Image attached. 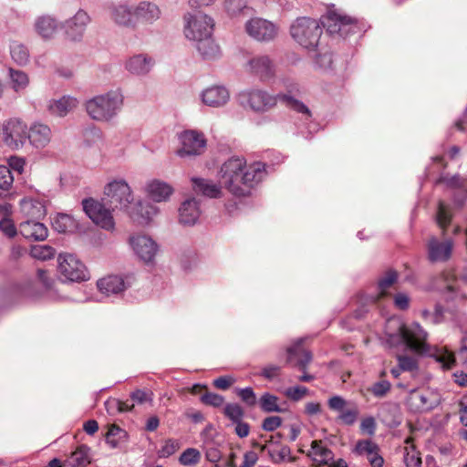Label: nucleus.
I'll return each instance as SVG.
<instances>
[{
    "label": "nucleus",
    "mask_w": 467,
    "mask_h": 467,
    "mask_svg": "<svg viewBox=\"0 0 467 467\" xmlns=\"http://www.w3.org/2000/svg\"><path fill=\"white\" fill-rule=\"evenodd\" d=\"M240 104L244 108H249L255 112H265L274 108L277 101H282L289 109L311 117L309 109L300 100L295 99L289 94L270 95L262 89H250L243 91L238 95Z\"/></svg>",
    "instance_id": "nucleus-1"
},
{
    "label": "nucleus",
    "mask_w": 467,
    "mask_h": 467,
    "mask_svg": "<svg viewBox=\"0 0 467 467\" xmlns=\"http://www.w3.org/2000/svg\"><path fill=\"white\" fill-rule=\"evenodd\" d=\"M397 331L388 333L387 344L391 347L406 346L410 350L417 353L427 351V332L418 323H413L410 327L397 322Z\"/></svg>",
    "instance_id": "nucleus-2"
},
{
    "label": "nucleus",
    "mask_w": 467,
    "mask_h": 467,
    "mask_svg": "<svg viewBox=\"0 0 467 467\" xmlns=\"http://www.w3.org/2000/svg\"><path fill=\"white\" fill-rule=\"evenodd\" d=\"M123 104L122 95L115 90L96 96L86 102L88 116L97 121L108 122L119 112Z\"/></svg>",
    "instance_id": "nucleus-3"
},
{
    "label": "nucleus",
    "mask_w": 467,
    "mask_h": 467,
    "mask_svg": "<svg viewBox=\"0 0 467 467\" xmlns=\"http://www.w3.org/2000/svg\"><path fill=\"white\" fill-rule=\"evenodd\" d=\"M292 37L303 47L315 49L322 35V27L316 19L299 17L290 27Z\"/></svg>",
    "instance_id": "nucleus-4"
},
{
    "label": "nucleus",
    "mask_w": 467,
    "mask_h": 467,
    "mask_svg": "<svg viewBox=\"0 0 467 467\" xmlns=\"http://www.w3.org/2000/svg\"><path fill=\"white\" fill-rule=\"evenodd\" d=\"M134 198L130 185L124 180H114L104 187L102 201L112 210H128Z\"/></svg>",
    "instance_id": "nucleus-5"
},
{
    "label": "nucleus",
    "mask_w": 467,
    "mask_h": 467,
    "mask_svg": "<svg viewBox=\"0 0 467 467\" xmlns=\"http://www.w3.org/2000/svg\"><path fill=\"white\" fill-rule=\"evenodd\" d=\"M81 203L83 211L96 225L106 231L115 229L113 210L105 202L89 197L83 199Z\"/></svg>",
    "instance_id": "nucleus-6"
},
{
    "label": "nucleus",
    "mask_w": 467,
    "mask_h": 467,
    "mask_svg": "<svg viewBox=\"0 0 467 467\" xmlns=\"http://www.w3.org/2000/svg\"><path fill=\"white\" fill-rule=\"evenodd\" d=\"M57 263V272L63 281L79 283L88 279L87 267L75 254H60Z\"/></svg>",
    "instance_id": "nucleus-7"
},
{
    "label": "nucleus",
    "mask_w": 467,
    "mask_h": 467,
    "mask_svg": "<svg viewBox=\"0 0 467 467\" xmlns=\"http://www.w3.org/2000/svg\"><path fill=\"white\" fill-rule=\"evenodd\" d=\"M186 25L184 27L185 36L194 42L213 34L214 22L207 15L196 11L184 16Z\"/></svg>",
    "instance_id": "nucleus-8"
},
{
    "label": "nucleus",
    "mask_w": 467,
    "mask_h": 467,
    "mask_svg": "<svg viewBox=\"0 0 467 467\" xmlns=\"http://www.w3.org/2000/svg\"><path fill=\"white\" fill-rule=\"evenodd\" d=\"M322 26L327 28L330 35H337L346 37L349 34L355 33L357 21L348 16L339 14L335 10H330L322 17Z\"/></svg>",
    "instance_id": "nucleus-9"
},
{
    "label": "nucleus",
    "mask_w": 467,
    "mask_h": 467,
    "mask_svg": "<svg viewBox=\"0 0 467 467\" xmlns=\"http://www.w3.org/2000/svg\"><path fill=\"white\" fill-rule=\"evenodd\" d=\"M180 140L182 147L177 150V154L182 158L199 156L206 150L207 140L202 132L185 130L181 133Z\"/></svg>",
    "instance_id": "nucleus-10"
},
{
    "label": "nucleus",
    "mask_w": 467,
    "mask_h": 467,
    "mask_svg": "<svg viewBox=\"0 0 467 467\" xmlns=\"http://www.w3.org/2000/svg\"><path fill=\"white\" fill-rule=\"evenodd\" d=\"M2 139L6 146L18 150L27 140V126L19 119H10L3 124Z\"/></svg>",
    "instance_id": "nucleus-11"
},
{
    "label": "nucleus",
    "mask_w": 467,
    "mask_h": 467,
    "mask_svg": "<svg viewBox=\"0 0 467 467\" xmlns=\"http://www.w3.org/2000/svg\"><path fill=\"white\" fill-rule=\"evenodd\" d=\"M135 254L144 263H152L157 252L158 244L150 236L144 234L131 235L129 239Z\"/></svg>",
    "instance_id": "nucleus-12"
},
{
    "label": "nucleus",
    "mask_w": 467,
    "mask_h": 467,
    "mask_svg": "<svg viewBox=\"0 0 467 467\" xmlns=\"http://www.w3.org/2000/svg\"><path fill=\"white\" fill-rule=\"evenodd\" d=\"M327 405L331 410L339 413L338 419L347 425H353L359 414L358 406L355 403L348 402L341 396H333L328 401Z\"/></svg>",
    "instance_id": "nucleus-13"
},
{
    "label": "nucleus",
    "mask_w": 467,
    "mask_h": 467,
    "mask_svg": "<svg viewBox=\"0 0 467 467\" xmlns=\"http://www.w3.org/2000/svg\"><path fill=\"white\" fill-rule=\"evenodd\" d=\"M126 211L131 221L140 226L149 225L152 218L160 213V209L156 205L141 201L137 202L131 207L129 206Z\"/></svg>",
    "instance_id": "nucleus-14"
},
{
    "label": "nucleus",
    "mask_w": 467,
    "mask_h": 467,
    "mask_svg": "<svg viewBox=\"0 0 467 467\" xmlns=\"http://www.w3.org/2000/svg\"><path fill=\"white\" fill-rule=\"evenodd\" d=\"M246 32L258 41H270L277 34L275 26L262 18H253L246 23Z\"/></svg>",
    "instance_id": "nucleus-15"
},
{
    "label": "nucleus",
    "mask_w": 467,
    "mask_h": 467,
    "mask_svg": "<svg viewBox=\"0 0 467 467\" xmlns=\"http://www.w3.org/2000/svg\"><path fill=\"white\" fill-rule=\"evenodd\" d=\"M453 243L451 239L440 241L431 237L427 244L428 259L431 263L446 262L451 258Z\"/></svg>",
    "instance_id": "nucleus-16"
},
{
    "label": "nucleus",
    "mask_w": 467,
    "mask_h": 467,
    "mask_svg": "<svg viewBox=\"0 0 467 467\" xmlns=\"http://www.w3.org/2000/svg\"><path fill=\"white\" fill-rule=\"evenodd\" d=\"M144 192L150 200L155 202H162L170 200L174 189L168 182L154 179L145 184Z\"/></svg>",
    "instance_id": "nucleus-17"
},
{
    "label": "nucleus",
    "mask_w": 467,
    "mask_h": 467,
    "mask_svg": "<svg viewBox=\"0 0 467 467\" xmlns=\"http://www.w3.org/2000/svg\"><path fill=\"white\" fill-rule=\"evenodd\" d=\"M179 223L184 226L194 225L201 213L200 202L195 197L186 198L178 209Z\"/></svg>",
    "instance_id": "nucleus-18"
},
{
    "label": "nucleus",
    "mask_w": 467,
    "mask_h": 467,
    "mask_svg": "<svg viewBox=\"0 0 467 467\" xmlns=\"http://www.w3.org/2000/svg\"><path fill=\"white\" fill-rule=\"evenodd\" d=\"M52 139L51 129L44 123L35 122L27 128V140L36 149H44Z\"/></svg>",
    "instance_id": "nucleus-19"
},
{
    "label": "nucleus",
    "mask_w": 467,
    "mask_h": 467,
    "mask_svg": "<svg viewBox=\"0 0 467 467\" xmlns=\"http://www.w3.org/2000/svg\"><path fill=\"white\" fill-rule=\"evenodd\" d=\"M311 360L312 354L303 348L302 338L298 339L294 345L287 348L286 362L294 367H297L303 372L306 371Z\"/></svg>",
    "instance_id": "nucleus-20"
},
{
    "label": "nucleus",
    "mask_w": 467,
    "mask_h": 467,
    "mask_svg": "<svg viewBox=\"0 0 467 467\" xmlns=\"http://www.w3.org/2000/svg\"><path fill=\"white\" fill-rule=\"evenodd\" d=\"M353 451L358 455L368 456L371 467H382L384 459L379 454V448L378 444L370 440H360L356 443Z\"/></svg>",
    "instance_id": "nucleus-21"
},
{
    "label": "nucleus",
    "mask_w": 467,
    "mask_h": 467,
    "mask_svg": "<svg viewBox=\"0 0 467 467\" xmlns=\"http://www.w3.org/2000/svg\"><path fill=\"white\" fill-rule=\"evenodd\" d=\"M19 234L30 241H44L48 236L47 226L36 220H26L19 224Z\"/></svg>",
    "instance_id": "nucleus-22"
},
{
    "label": "nucleus",
    "mask_w": 467,
    "mask_h": 467,
    "mask_svg": "<svg viewBox=\"0 0 467 467\" xmlns=\"http://www.w3.org/2000/svg\"><path fill=\"white\" fill-rule=\"evenodd\" d=\"M90 22L89 16L83 10H78L76 15L67 21L66 33L67 36L74 40H79Z\"/></svg>",
    "instance_id": "nucleus-23"
},
{
    "label": "nucleus",
    "mask_w": 467,
    "mask_h": 467,
    "mask_svg": "<svg viewBox=\"0 0 467 467\" xmlns=\"http://www.w3.org/2000/svg\"><path fill=\"white\" fill-rule=\"evenodd\" d=\"M192 186L197 195L207 198H220L222 195V187L206 177H192Z\"/></svg>",
    "instance_id": "nucleus-24"
},
{
    "label": "nucleus",
    "mask_w": 467,
    "mask_h": 467,
    "mask_svg": "<svg viewBox=\"0 0 467 467\" xmlns=\"http://www.w3.org/2000/svg\"><path fill=\"white\" fill-rule=\"evenodd\" d=\"M256 177H228L224 182L228 191L235 196H247L254 184L259 181H255Z\"/></svg>",
    "instance_id": "nucleus-25"
},
{
    "label": "nucleus",
    "mask_w": 467,
    "mask_h": 467,
    "mask_svg": "<svg viewBox=\"0 0 467 467\" xmlns=\"http://www.w3.org/2000/svg\"><path fill=\"white\" fill-rule=\"evenodd\" d=\"M229 92L228 90L222 86H214L206 88L202 93V102L213 108H218L225 105L229 100Z\"/></svg>",
    "instance_id": "nucleus-26"
},
{
    "label": "nucleus",
    "mask_w": 467,
    "mask_h": 467,
    "mask_svg": "<svg viewBox=\"0 0 467 467\" xmlns=\"http://www.w3.org/2000/svg\"><path fill=\"white\" fill-rule=\"evenodd\" d=\"M154 65V60L144 54L135 55L130 57L126 64V69L137 76H143L148 74Z\"/></svg>",
    "instance_id": "nucleus-27"
},
{
    "label": "nucleus",
    "mask_w": 467,
    "mask_h": 467,
    "mask_svg": "<svg viewBox=\"0 0 467 467\" xmlns=\"http://www.w3.org/2000/svg\"><path fill=\"white\" fill-rule=\"evenodd\" d=\"M20 211L27 220H40L47 214L45 204L34 199L24 198L19 202Z\"/></svg>",
    "instance_id": "nucleus-28"
},
{
    "label": "nucleus",
    "mask_w": 467,
    "mask_h": 467,
    "mask_svg": "<svg viewBox=\"0 0 467 467\" xmlns=\"http://www.w3.org/2000/svg\"><path fill=\"white\" fill-rule=\"evenodd\" d=\"M97 285L101 293L109 296L120 294L129 285L119 275H109L99 279Z\"/></svg>",
    "instance_id": "nucleus-29"
},
{
    "label": "nucleus",
    "mask_w": 467,
    "mask_h": 467,
    "mask_svg": "<svg viewBox=\"0 0 467 467\" xmlns=\"http://www.w3.org/2000/svg\"><path fill=\"white\" fill-rule=\"evenodd\" d=\"M435 184H445L447 188L456 191V202L459 204H462L467 196V177H439Z\"/></svg>",
    "instance_id": "nucleus-30"
},
{
    "label": "nucleus",
    "mask_w": 467,
    "mask_h": 467,
    "mask_svg": "<svg viewBox=\"0 0 467 467\" xmlns=\"http://www.w3.org/2000/svg\"><path fill=\"white\" fill-rule=\"evenodd\" d=\"M250 70L261 79H266L274 76L275 66L267 56H259L249 61Z\"/></svg>",
    "instance_id": "nucleus-31"
},
{
    "label": "nucleus",
    "mask_w": 467,
    "mask_h": 467,
    "mask_svg": "<svg viewBox=\"0 0 467 467\" xmlns=\"http://www.w3.org/2000/svg\"><path fill=\"white\" fill-rule=\"evenodd\" d=\"M136 19L151 24L161 16V10L157 5L148 1L140 2L134 9Z\"/></svg>",
    "instance_id": "nucleus-32"
},
{
    "label": "nucleus",
    "mask_w": 467,
    "mask_h": 467,
    "mask_svg": "<svg viewBox=\"0 0 467 467\" xmlns=\"http://www.w3.org/2000/svg\"><path fill=\"white\" fill-rule=\"evenodd\" d=\"M222 175H249L246 160L239 156H232L221 166Z\"/></svg>",
    "instance_id": "nucleus-33"
},
{
    "label": "nucleus",
    "mask_w": 467,
    "mask_h": 467,
    "mask_svg": "<svg viewBox=\"0 0 467 467\" xmlns=\"http://www.w3.org/2000/svg\"><path fill=\"white\" fill-rule=\"evenodd\" d=\"M411 399L418 410L428 411L439 405L438 396L429 390L413 391Z\"/></svg>",
    "instance_id": "nucleus-34"
},
{
    "label": "nucleus",
    "mask_w": 467,
    "mask_h": 467,
    "mask_svg": "<svg viewBox=\"0 0 467 467\" xmlns=\"http://www.w3.org/2000/svg\"><path fill=\"white\" fill-rule=\"evenodd\" d=\"M196 43V48L204 59H214L220 55V47L214 42L212 35L207 36Z\"/></svg>",
    "instance_id": "nucleus-35"
},
{
    "label": "nucleus",
    "mask_w": 467,
    "mask_h": 467,
    "mask_svg": "<svg viewBox=\"0 0 467 467\" xmlns=\"http://www.w3.org/2000/svg\"><path fill=\"white\" fill-rule=\"evenodd\" d=\"M112 19L119 25L124 26H135V15L134 10H131L125 5H119L114 6L111 10Z\"/></svg>",
    "instance_id": "nucleus-36"
},
{
    "label": "nucleus",
    "mask_w": 467,
    "mask_h": 467,
    "mask_svg": "<svg viewBox=\"0 0 467 467\" xmlns=\"http://www.w3.org/2000/svg\"><path fill=\"white\" fill-rule=\"evenodd\" d=\"M77 105L78 100L75 98L64 96L57 100L51 101L48 109L52 114L63 117L75 109Z\"/></svg>",
    "instance_id": "nucleus-37"
},
{
    "label": "nucleus",
    "mask_w": 467,
    "mask_h": 467,
    "mask_svg": "<svg viewBox=\"0 0 467 467\" xmlns=\"http://www.w3.org/2000/svg\"><path fill=\"white\" fill-rule=\"evenodd\" d=\"M279 398L269 392H265L259 399L258 404L262 411L265 413L278 412L283 413L287 410L285 407H283L278 403Z\"/></svg>",
    "instance_id": "nucleus-38"
},
{
    "label": "nucleus",
    "mask_w": 467,
    "mask_h": 467,
    "mask_svg": "<svg viewBox=\"0 0 467 467\" xmlns=\"http://www.w3.org/2000/svg\"><path fill=\"white\" fill-rule=\"evenodd\" d=\"M35 27L38 35L43 38H50L57 31V23L55 18L49 16H43L36 19Z\"/></svg>",
    "instance_id": "nucleus-39"
},
{
    "label": "nucleus",
    "mask_w": 467,
    "mask_h": 467,
    "mask_svg": "<svg viewBox=\"0 0 467 467\" xmlns=\"http://www.w3.org/2000/svg\"><path fill=\"white\" fill-rule=\"evenodd\" d=\"M52 227L59 234L72 231L76 227L75 220L67 213H57L51 221Z\"/></svg>",
    "instance_id": "nucleus-40"
},
{
    "label": "nucleus",
    "mask_w": 467,
    "mask_h": 467,
    "mask_svg": "<svg viewBox=\"0 0 467 467\" xmlns=\"http://www.w3.org/2000/svg\"><path fill=\"white\" fill-rule=\"evenodd\" d=\"M127 440V431L115 424L111 425L106 433V442L113 449L120 447Z\"/></svg>",
    "instance_id": "nucleus-41"
},
{
    "label": "nucleus",
    "mask_w": 467,
    "mask_h": 467,
    "mask_svg": "<svg viewBox=\"0 0 467 467\" xmlns=\"http://www.w3.org/2000/svg\"><path fill=\"white\" fill-rule=\"evenodd\" d=\"M311 453L313 454V460L318 462L319 464H329V462L333 460L334 454L327 447L322 446L321 441H313L311 443Z\"/></svg>",
    "instance_id": "nucleus-42"
},
{
    "label": "nucleus",
    "mask_w": 467,
    "mask_h": 467,
    "mask_svg": "<svg viewBox=\"0 0 467 467\" xmlns=\"http://www.w3.org/2000/svg\"><path fill=\"white\" fill-rule=\"evenodd\" d=\"M89 462V448L87 445L78 447L67 461V463L71 467H86Z\"/></svg>",
    "instance_id": "nucleus-43"
},
{
    "label": "nucleus",
    "mask_w": 467,
    "mask_h": 467,
    "mask_svg": "<svg viewBox=\"0 0 467 467\" xmlns=\"http://www.w3.org/2000/svg\"><path fill=\"white\" fill-rule=\"evenodd\" d=\"M399 413V406L395 403H386L380 407V415L382 420L389 426H397L400 424V420L397 417Z\"/></svg>",
    "instance_id": "nucleus-44"
},
{
    "label": "nucleus",
    "mask_w": 467,
    "mask_h": 467,
    "mask_svg": "<svg viewBox=\"0 0 467 467\" xmlns=\"http://www.w3.org/2000/svg\"><path fill=\"white\" fill-rule=\"evenodd\" d=\"M9 77L13 84V88L16 92L25 89L29 83L27 75L21 70L9 68Z\"/></svg>",
    "instance_id": "nucleus-45"
},
{
    "label": "nucleus",
    "mask_w": 467,
    "mask_h": 467,
    "mask_svg": "<svg viewBox=\"0 0 467 467\" xmlns=\"http://www.w3.org/2000/svg\"><path fill=\"white\" fill-rule=\"evenodd\" d=\"M11 57L18 65H25L27 63L29 54L27 48L21 44H14L11 47Z\"/></svg>",
    "instance_id": "nucleus-46"
},
{
    "label": "nucleus",
    "mask_w": 467,
    "mask_h": 467,
    "mask_svg": "<svg viewBox=\"0 0 467 467\" xmlns=\"http://www.w3.org/2000/svg\"><path fill=\"white\" fill-rule=\"evenodd\" d=\"M31 255L40 260H48L55 256L56 250L49 245H35L31 248Z\"/></svg>",
    "instance_id": "nucleus-47"
},
{
    "label": "nucleus",
    "mask_w": 467,
    "mask_h": 467,
    "mask_svg": "<svg viewBox=\"0 0 467 467\" xmlns=\"http://www.w3.org/2000/svg\"><path fill=\"white\" fill-rule=\"evenodd\" d=\"M225 417L230 419L234 423L243 420L244 411L243 408L237 403H228L223 409Z\"/></svg>",
    "instance_id": "nucleus-48"
},
{
    "label": "nucleus",
    "mask_w": 467,
    "mask_h": 467,
    "mask_svg": "<svg viewBox=\"0 0 467 467\" xmlns=\"http://www.w3.org/2000/svg\"><path fill=\"white\" fill-rule=\"evenodd\" d=\"M201 454L197 449H186L180 456L179 462L181 464L189 466L196 464L200 462Z\"/></svg>",
    "instance_id": "nucleus-49"
},
{
    "label": "nucleus",
    "mask_w": 467,
    "mask_h": 467,
    "mask_svg": "<svg viewBox=\"0 0 467 467\" xmlns=\"http://www.w3.org/2000/svg\"><path fill=\"white\" fill-rule=\"evenodd\" d=\"M200 400L203 404L213 408H219L224 403V398L222 395L209 392L208 390L202 394Z\"/></svg>",
    "instance_id": "nucleus-50"
},
{
    "label": "nucleus",
    "mask_w": 467,
    "mask_h": 467,
    "mask_svg": "<svg viewBox=\"0 0 467 467\" xmlns=\"http://www.w3.org/2000/svg\"><path fill=\"white\" fill-rule=\"evenodd\" d=\"M436 220L439 226L442 229H445L451 223V214L448 207L442 202H439Z\"/></svg>",
    "instance_id": "nucleus-51"
},
{
    "label": "nucleus",
    "mask_w": 467,
    "mask_h": 467,
    "mask_svg": "<svg viewBox=\"0 0 467 467\" xmlns=\"http://www.w3.org/2000/svg\"><path fill=\"white\" fill-rule=\"evenodd\" d=\"M224 7L226 12L233 16L239 15L246 8L248 9L244 0H225Z\"/></svg>",
    "instance_id": "nucleus-52"
},
{
    "label": "nucleus",
    "mask_w": 467,
    "mask_h": 467,
    "mask_svg": "<svg viewBox=\"0 0 467 467\" xmlns=\"http://www.w3.org/2000/svg\"><path fill=\"white\" fill-rule=\"evenodd\" d=\"M398 278V273L395 270H389L385 276L379 280V288L382 296L385 295L387 289H389Z\"/></svg>",
    "instance_id": "nucleus-53"
},
{
    "label": "nucleus",
    "mask_w": 467,
    "mask_h": 467,
    "mask_svg": "<svg viewBox=\"0 0 467 467\" xmlns=\"http://www.w3.org/2000/svg\"><path fill=\"white\" fill-rule=\"evenodd\" d=\"M291 454V450L288 446L283 445L280 450L275 449L268 450V456L274 463H280L288 458Z\"/></svg>",
    "instance_id": "nucleus-54"
},
{
    "label": "nucleus",
    "mask_w": 467,
    "mask_h": 467,
    "mask_svg": "<svg viewBox=\"0 0 467 467\" xmlns=\"http://www.w3.org/2000/svg\"><path fill=\"white\" fill-rule=\"evenodd\" d=\"M0 231L8 238H14L17 234V229L13 220L7 216L0 220Z\"/></svg>",
    "instance_id": "nucleus-55"
},
{
    "label": "nucleus",
    "mask_w": 467,
    "mask_h": 467,
    "mask_svg": "<svg viewBox=\"0 0 467 467\" xmlns=\"http://www.w3.org/2000/svg\"><path fill=\"white\" fill-rule=\"evenodd\" d=\"M391 388V384L388 380H380L373 384L371 393L378 398L384 397Z\"/></svg>",
    "instance_id": "nucleus-56"
},
{
    "label": "nucleus",
    "mask_w": 467,
    "mask_h": 467,
    "mask_svg": "<svg viewBox=\"0 0 467 467\" xmlns=\"http://www.w3.org/2000/svg\"><path fill=\"white\" fill-rule=\"evenodd\" d=\"M397 359L403 371H413L418 368L416 359L411 357L398 355Z\"/></svg>",
    "instance_id": "nucleus-57"
},
{
    "label": "nucleus",
    "mask_w": 467,
    "mask_h": 467,
    "mask_svg": "<svg viewBox=\"0 0 467 467\" xmlns=\"http://www.w3.org/2000/svg\"><path fill=\"white\" fill-rule=\"evenodd\" d=\"M237 395L248 406H254L256 404V396L253 389L250 387L238 389Z\"/></svg>",
    "instance_id": "nucleus-58"
},
{
    "label": "nucleus",
    "mask_w": 467,
    "mask_h": 467,
    "mask_svg": "<svg viewBox=\"0 0 467 467\" xmlns=\"http://www.w3.org/2000/svg\"><path fill=\"white\" fill-rule=\"evenodd\" d=\"M308 389L306 387L303 386H296L288 388L285 394L287 398L294 401L300 400L306 393Z\"/></svg>",
    "instance_id": "nucleus-59"
},
{
    "label": "nucleus",
    "mask_w": 467,
    "mask_h": 467,
    "mask_svg": "<svg viewBox=\"0 0 467 467\" xmlns=\"http://www.w3.org/2000/svg\"><path fill=\"white\" fill-rule=\"evenodd\" d=\"M282 424V418L279 416H270L265 418L262 422L263 430L266 431H274Z\"/></svg>",
    "instance_id": "nucleus-60"
},
{
    "label": "nucleus",
    "mask_w": 467,
    "mask_h": 467,
    "mask_svg": "<svg viewBox=\"0 0 467 467\" xmlns=\"http://www.w3.org/2000/svg\"><path fill=\"white\" fill-rule=\"evenodd\" d=\"M8 167L11 171L17 172L19 174L24 172V167L26 161L24 158L13 156L8 159Z\"/></svg>",
    "instance_id": "nucleus-61"
},
{
    "label": "nucleus",
    "mask_w": 467,
    "mask_h": 467,
    "mask_svg": "<svg viewBox=\"0 0 467 467\" xmlns=\"http://www.w3.org/2000/svg\"><path fill=\"white\" fill-rule=\"evenodd\" d=\"M151 395V392L146 391L144 389H136L130 394V399L132 401H135L139 404H142L146 401H150Z\"/></svg>",
    "instance_id": "nucleus-62"
},
{
    "label": "nucleus",
    "mask_w": 467,
    "mask_h": 467,
    "mask_svg": "<svg viewBox=\"0 0 467 467\" xmlns=\"http://www.w3.org/2000/svg\"><path fill=\"white\" fill-rule=\"evenodd\" d=\"M247 170L250 173H254V175L261 172L270 173L274 171L271 169L270 165L265 164V162L255 161L252 163Z\"/></svg>",
    "instance_id": "nucleus-63"
},
{
    "label": "nucleus",
    "mask_w": 467,
    "mask_h": 467,
    "mask_svg": "<svg viewBox=\"0 0 467 467\" xmlns=\"http://www.w3.org/2000/svg\"><path fill=\"white\" fill-rule=\"evenodd\" d=\"M234 383V379L231 376H223L213 380V386L216 389L226 390Z\"/></svg>",
    "instance_id": "nucleus-64"
}]
</instances>
